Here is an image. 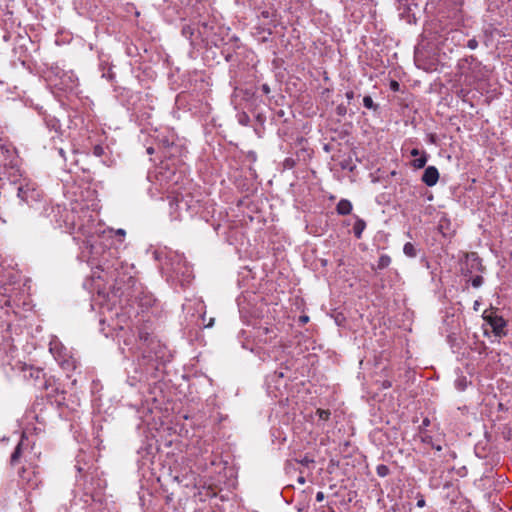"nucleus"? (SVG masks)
<instances>
[{"label": "nucleus", "instance_id": "f704fd0d", "mask_svg": "<svg viewBox=\"0 0 512 512\" xmlns=\"http://www.w3.org/2000/svg\"><path fill=\"white\" fill-rule=\"evenodd\" d=\"M100 150H101V148L96 147V148H95V153H96V154H99V153H100Z\"/></svg>", "mask_w": 512, "mask_h": 512}, {"label": "nucleus", "instance_id": "f03ea898", "mask_svg": "<svg viewBox=\"0 0 512 512\" xmlns=\"http://www.w3.org/2000/svg\"><path fill=\"white\" fill-rule=\"evenodd\" d=\"M119 266H121V263L118 260H115V262L112 265H109L107 263H104L103 265H100L97 267V270L92 272V280L96 282V280H103L107 284L116 283L120 284L122 282V279L120 278L119 274Z\"/></svg>", "mask_w": 512, "mask_h": 512}, {"label": "nucleus", "instance_id": "2f4dec72", "mask_svg": "<svg viewBox=\"0 0 512 512\" xmlns=\"http://www.w3.org/2000/svg\"><path fill=\"white\" fill-rule=\"evenodd\" d=\"M154 152V149L152 147L147 148V153L152 154Z\"/></svg>", "mask_w": 512, "mask_h": 512}, {"label": "nucleus", "instance_id": "473e14b6", "mask_svg": "<svg viewBox=\"0 0 512 512\" xmlns=\"http://www.w3.org/2000/svg\"><path fill=\"white\" fill-rule=\"evenodd\" d=\"M298 481H299L301 484H304V483H305V479H304L303 477H300V478L298 479Z\"/></svg>", "mask_w": 512, "mask_h": 512}, {"label": "nucleus", "instance_id": "b1692460", "mask_svg": "<svg viewBox=\"0 0 512 512\" xmlns=\"http://www.w3.org/2000/svg\"><path fill=\"white\" fill-rule=\"evenodd\" d=\"M115 235L119 236L120 237L119 240L122 242L124 237H125V235H126V232H125L124 229H118V230L115 231Z\"/></svg>", "mask_w": 512, "mask_h": 512}, {"label": "nucleus", "instance_id": "1a4fd4ad", "mask_svg": "<svg viewBox=\"0 0 512 512\" xmlns=\"http://www.w3.org/2000/svg\"><path fill=\"white\" fill-rule=\"evenodd\" d=\"M175 258H176V262L172 263L173 272L176 275L185 274L186 272H188L189 269L186 265V261H185L184 257L181 255H176Z\"/></svg>", "mask_w": 512, "mask_h": 512}, {"label": "nucleus", "instance_id": "f257e3e1", "mask_svg": "<svg viewBox=\"0 0 512 512\" xmlns=\"http://www.w3.org/2000/svg\"><path fill=\"white\" fill-rule=\"evenodd\" d=\"M458 67L468 84L481 81L487 76L486 67L473 56L461 59Z\"/></svg>", "mask_w": 512, "mask_h": 512}, {"label": "nucleus", "instance_id": "4468645a", "mask_svg": "<svg viewBox=\"0 0 512 512\" xmlns=\"http://www.w3.org/2000/svg\"><path fill=\"white\" fill-rule=\"evenodd\" d=\"M64 78L66 79L63 83L62 89H72L76 84L75 80L73 79L72 74L63 73Z\"/></svg>", "mask_w": 512, "mask_h": 512}, {"label": "nucleus", "instance_id": "9b49d317", "mask_svg": "<svg viewBox=\"0 0 512 512\" xmlns=\"http://www.w3.org/2000/svg\"><path fill=\"white\" fill-rule=\"evenodd\" d=\"M366 228V222L359 218L358 216H355V223L353 225V232L357 239H360L362 237V233Z\"/></svg>", "mask_w": 512, "mask_h": 512}, {"label": "nucleus", "instance_id": "9d476101", "mask_svg": "<svg viewBox=\"0 0 512 512\" xmlns=\"http://www.w3.org/2000/svg\"><path fill=\"white\" fill-rule=\"evenodd\" d=\"M336 211L339 215H348L352 211V203L347 199H341L336 206Z\"/></svg>", "mask_w": 512, "mask_h": 512}, {"label": "nucleus", "instance_id": "c9c22d12", "mask_svg": "<svg viewBox=\"0 0 512 512\" xmlns=\"http://www.w3.org/2000/svg\"><path fill=\"white\" fill-rule=\"evenodd\" d=\"M478 304H479L478 301H476L475 304H474V309L475 310H477Z\"/></svg>", "mask_w": 512, "mask_h": 512}, {"label": "nucleus", "instance_id": "6e6552de", "mask_svg": "<svg viewBox=\"0 0 512 512\" xmlns=\"http://www.w3.org/2000/svg\"><path fill=\"white\" fill-rule=\"evenodd\" d=\"M466 265L469 266L466 271L463 269L465 274L472 273L473 270L480 271L482 269L481 259L475 252L466 254Z\"/></svg>", "mask_w": 512, "mask_h": 512}, {"label": "nucleus", "instance_id": "72a5a7b5", "mask_svg": "<svg viewBox=\"0 0 512 512\" xmlns=\"http://www.w3.org/2000/svg\"><path fill=\"white\" fill-rule=\"evenodd\" d=\"M183 33H184V34L189 33V28H183Z\"/></svg>", "mask_w": 512, "mask_h": 512}, {"label": "nucleus", "instance_id": "ddd939ff", "mask_svg": "<svg viewBox=\"0 0 512 512\" xmlns=\"http://www.w3.org/2000/svg\"><path fill=\"white\" fill-rule=\"evenodd\" d=\"M403 252L406 256H408L410 258H414L417 256V249L411 242L405 243V245L403 247Z\"/></svg>", "mask_w": 512, "mask_h": 512}, {"label": "nucleus", "instance_id": "39448f33", "mask_svg": "<svg viewBox=\"0 0 512 512\" xmlns=\"http://www.w3.org/2000/svg\"><path fill=\"white\" fill-rule=\"evenodd\" d=\"M484 319L492 327L495 336L502 337L506 335V332L504 330L506 327V321L502 316H499L497 314H490L484 316Z\"/></svg>", "mask_w": 512, "mask_h": 512}, {"label": "nucleus", "instance_id": "0eeeda50", "mask_svg": "<svg viewBox=\"0 0 512 512\" xmlns=\"http://www.w3.org/2000/svg\"><path fill=\"white\" fill-rule=\"evenodd\" d=\"M421 180L429 187L436 185L439 180L438 169L435 166H428L424 170Z\"/></svg>", "mask_w": 512, "mask_h": 512}, {"label": "nucleus", "instance_id": "6ab92c4d", "mask_svg": "<svg viewBox=\"0 0 512 512\" xmlns=\"http://www.w3.org/2000/svg\"><path fill=\"white\" fill-rule=\"evenodd\" d=\"M317 414L319 416V419H321L323 421H327L331 415L329 410H324V409H318Z\"/></svg>", "mask_w": 512, "mask_h": 512}, {"label": "nucleus", "instance_id": "c85d7f7f", "mask_svg": "<svg viewBox=\"0 0 512 512\" xmlns=\"http://www.w3.org/2000/svg\"><path fill=\"white\" fill-rule=\"evenodd\" d=\"M262 90H263V92H264V93H266V94H268V93L270 92V89H269V87H268V85H267V84H264V85L262 86Z\"/></svg>", "mask_w": 512, "mask_h": 512}, {"label": "nucleus", "instance_id": "bb28decb", "mask_svg": "<svg viewBox=\"0 0 512 512\" xmlns=\"http://www.w3.org/2000/svg\"><path fill=\"white\" fill-rule=\"evenodd\" d=\"M422 154V152H420L418 149L414 148L411 150V155L413 157H419L420 155Z\"/></svg>", "mask_w": 512, "mask_h": 512}, {"label": "nucleus", "instance_id": "aec40b11", "mask_svg": "<svg viewBox=\"0 0 512 512\" xmlns=\"http://www.w3.org/2000/svg\"><path fill=\"white\" fill-rule=\"evenodd\" d=\"M471 284L473 287L478 288L483 284V277L480 275L475 276L471 280Z\"/></svg>", "mask_w": 512, "mask_h": 512}, {"label": "nucleus", "instance_id": "c756f323", "mask_svg": "<svg viewBox=\"0 0 512 512\" xmlns=\"http://www.w3.org/2000/svg\"><path fill=\"white\" fill-rule=\"evenodd\" d=\"M398 87H399V84H398L396 81H393V82L391 83V88H392L393 90H397V89H398Z\"/></svg>", "mask_w": 512, "mask_h": 512}, {"label": "nucleus", "instance_id": "a211bd4d", "mask_svg": "<svg viewBox=\"0 0 512 512\" xmlns=\"http://www.w3.org/2000/svg\"><path fill=\"white\" fill-rule=\"evenodd\" d=\"M376 471L380 477H385L389 474V468L386 465H378Z\"/></svg>", "mask_w": 512, "mask_h": 512}, {"label": "nucleus", "instance_id": "423d86ee", "mask_svg": "<svg viewBox=\"0 0 512 512\" xmlns=\"http://www.w3.org/2000/svg\"><path fill=\"white\" fill-rule=\"evenodd\" d=\"M171 213L173 214L176 210L185 209L186 211L196 212V202L194 203L192 198L185 199L183 196L178 195L170 201Z\"/></svg>", "mask_w": 512, "mask_h": 512}, {"label": "nucleus", "instance_id": "7c9ffc66", "mask_svg": "<svg viewBox=\"0 0 512 512\" xmlns=\"http://www.w3.org/2000/svg\"><path fill=\"white\" fill-rule=\"evenodd\" d=\"M300 319H301V321H302V322H304V323H305V322H307V321H308V316H301V318H300Z\"/></svg>", "mask_w": 512, "mask_h": 512}, {"label": "nucleus", "instance_id": "20e7f679", "mask_svg": "<svg viewBox=\"0 0 512 512\" xmlns=\"http://www.w3.org/2000/svg\"><path fill=\"white\" fill-rule=\"evenodd\" d=\"M49 351L55 360L64 368L72 366L67 349L57 340L53 339L49 343Z\"/></svg>", "mask_w": 512, "mask_h": 512}, {"label": "nucleus", "instance_id": "f3484780", "mask_svg": "<svg viewBox=\"0 0 512 512\" xmlns=\"http://www.w3.org/2000/svg\"><path fill=\"white\" fill-rule=\"evenodd\" d=\"M363 105L367 109H373V110L377 109V105L374 104L373 99L370 96H365L363 98Z\"/></svg>", "mask_w": 512, "mask_h": 512}, {"label": "nucleus", "instance_id": "393cba45", "mask_svg": "<svg viewBox=\"0 0 512 512\" xmlns=\"http://www.w3.org/2000/svg\"><path fill=\"white\" fill-rule=\"evenodd\" d=\"M324 498H325V495H324V493H323L322 491L317 492V494H316V500H317L318 502L323 501V500H324Z\"/></svg>", "mask_w": 512, "mask_h": 512}, {"label": "nucleus", "instance_id": "5701e85b", "mask_svg": "<svg viewBox=\"0 0 512 512\" xmlns=\"http://www.w3.org/2000/svg\"><path fill=\"white\" fill-rule=\"evenodd\" d=\"M300 463L304 466H309V464L314 463V460L306 455L300 460Z\"/></svg>", "mask_w": 512, "mask_h": 512}, {"label": "nucleus", "instance_id": "2eb2a0df", "mask_svg": "<svg viewBox=\"0 0 512 512\" xmlns=\"http://www.w3.org/2000/svg\"><path fill=\"white\" fill-rule=\"evenodd\" d=\"M21 446H22V443L19 442L18 445L16 446L14 452L11 455L10 462H11L12 465H15L18 462V460H19V458L21 456Z\"/></svg>", "mask_w": 512, "mask_h": 512}, {"label": "nucleus", "instance_id": "a878e982", "mask_svg": "<svg viewBox=\"0 0 512 512\" xmlns=\"http://www.w3.org/2000/svg\"><path fill=\"white\" fill-rule=\"evenodd\" d=\"M425 504H426V502H425L424 498L418 499V501L416 503L417 507H419V508H423L425 506Z\"/></svg>", "mask_w": 512, "mask_h": 512}, {"label": "nucleus", "instance_id": "4c0bfd02", "mask_svg": "<svg viewBox=\"0 0 512 512\" xmlns=\"http://www.w3.org/2000/svg\"><path fill=\"white\" fill-rule=\"evenodd\" d=\"M96 287H97V289H98V292L100 293V292H101V287H100V285H99V284H97V286H96Z\"/></svg>", "mask_w": 512, "mask_h": 512}, {"label": "nucleus", "instance_id": "4be33fe9", "mask_svg": "<svg viewBox=\"0 0 512 512\" xmlns=\"http://www.w3.org/2000/svg\"><path fill=\"white\" fill-rule=\"evenodd\" d=\"M467 47L471 50L476 49L478 47V41L475 38L468 40Z\"/></svg>", "mask_w": 512, "mask_h": 512}, {"label": "nucleus", "instance_id": "58836bf2", "mask_svg": "<svg viewBox=\"0 0 512 512\" xmlns=\"http://www.w3.org/2000/svg\"><path fill=\"white\" fill-rule=\"evenodd\" d=\"M459 95H463L464 96V90H461Z\"/></svg>", "mask_w": 512, "mask_h": 512}, {"label": "nucleus", "instance_id": "7ed1b4c3", "mask_svg": "<svg viewBox=\"0 0 512 512\" xmlns=\"http://www.w3.org/2000/svg\"><path fill=\"white\" fill-rule=\"evenodd\" d=\"M17 196L22 202L33 207L42 200L43 193L34 183L26 182L18 187Z\"/></svg>", "mask_w": 512, "mask_h": 512}, {"label": "nucleus", "instance_id": "412c9836", "mask_svg": "<svg viewBox=\"0 0 512 512\" xmlns=\"http://www.w3.org/2000/svg\"><path fill=\"white\" fill-rule=\"evenodd\" d=\"M29 375L32 378L39 379L43 375V372L40 369H30Z\"/></svg>", "mask_w": 512, "mask_h": 512}, {"label": "nucleus", "instance_id": "f8f14e48", "mask_svg": "<svg viewBox=\"0 0 512 512\" xmlns=\"http://www.w3.org/2000/svg\"><path fill=\"white\" fill-rule=\"evenodd\" d=\"M428 160L427 154L423 151L422 154L412 161V166L415 169H421L425 167Z\"/></svg>", "mask_w": 512, "mask_h": 512}, {"label": "nucleus", "instance_id": "cd10ccee", "mask_svg": "<svg viewBox=\"0 0 512 512\" xmlns=\"http://www.w3.org/2000/svg\"><path fill=\"white\" fill-rule=\"evenodd\" d=\"M353 97H354V92H353V91H348V92H346V98H347L348 100L353 99Z\"/></svg>", "mask_w": 512, "mask_h": 512}, {"label": "nucleus", "instance_id": "e433bc0d", "mask_svg": "<svg viewBox=\"0 0 512 512\" xmlns=\"http://www.w3.org/2000/svg\"><path fill=\"white\" fill-rule=\"evenodd\" d=\"M24 472H25V469L23 468V469L21 470V472H20V477H22V478H23V473H24Z\"/></svg>", "mask_w": 512, "mask_h": 512}, {"label": "nucleus", "instance_id": "dca6fc26", "mask_svg": "<svg viewBox=\"0 0 512 512\" xmlns=\"http://www.w3.org/2000/svg\"><path fill=\"white\" fill-rule=\"evenodd\" d=\"M391 263V258L388 256V255H382L380 256L379 260H378V264H377V267L379 269H384L386 267H388Z\"/></svg>", "mask_w": 512, "mask_h": 512}]
</instances>
